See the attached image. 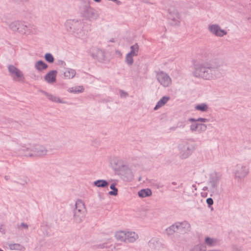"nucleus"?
<instances>
[{"label": "nucleus", "instance_id": "nucleus-1", "mask_svg": "<svg viewBox=\"0 0 251 251\" xmlns=\"http://www.w3.org/2000/svg\"><path fill=\"white\" fill-rule=\"evenodd\" d=\"M168 18L172 25L178 26L180 25L181 16L176 8L171 5L168 9Z\"/></svg>", "mask_w": 251, "mask_h": 251}, {"label": "nucleus", "instance_id": "nucleus-2", "mask_svg": "<svg viewBox=\"0 0 251 251\" xmlns=\"http://www.w3.org/2000/svg\"><path fill=\"white\" fill-rule=\"evenodd\" d=\"M8 70L13 79L16 81L23 82L24 80V76L22 72L13 65L8 67Z\"/></svg>", "mask_w": 251, "mask_h": 251}, {"label": "nucleus", "instance_id": "nucleus-3", "mask_svg": "<svg viewBox=\"0 0 251 251\" xmlns=\"http://www.w3.org/2000/svg\"><path fill=\"white\" fill-rule=\"evenodd\" d=\"M208 29L212 34L217 37H223L224 35L227 34V31L222 29L221 27L217 24L209 25Z\"/></svg>", "mask_w": 251, "mask_h": 251}, {"label": "nucleus", "instance_id": "nucleus-4", "mask_svg": "<svg viewBox=\"0 0 251 251\" xmlns=\"http://www.w3.org/2000/svg\"><path fill=\"white\" fill-rule=\"evenodd\" d=\"M211 72L212 70L210 69L201 67L197 69L195 71V74L197 76H200L204 79H207L212 77L211 75Z\"/></svg>", "mask_w": 251, "mask_h": 251}, {"label": "nucleus", "instance_id": "nucleus-5", "mask_svg": "<svg viewBox=\"0 0 251 251\" xmlns=\"http://www.w3.org/2000/svg\"><path fill=\"white\" fill-rule=\"evenodd\" d=\"M157 79L160 84L164 86H168L171 83V78L163 73H160L157 75Z\"/></svg>", "mask_w": 251, "mask_h": 251}, {"label": "nucleus", "instance_id": "nucleus-6", "mask_svg": "<svg viewBox=\"0 0 251 251\" xmlns=\"http://www.w3.org/2000/svg\"><path fill=\"white\" fill-rule=\"evenodd\" d=\"M190 224H188L187 222H183L182 223L179 224L178 226H170L169 228L167 229V231L168 234H171L172 233V231H175V228H177L179 230H182V229H185L186 230H188L190 229Z\"/></svg>", "mask_w": 251, "mask_h": 251}, {"label": "nucleus", "instance_id": "nucleus-7", "mask_svg": "<svg viewBox=\"0 0 251 251\" xmlns=\"http://www.w3.org/2000/svg\"><path fill=\"white\" fill-rule=\"evenodd\" d=\"M57 72L55 71L50 72L45 76V80L49 83L55 81Z\"/></svg>", "mask_w": 251, "mask_h": 251}, {"label": "nucleus", "instance_id": "nucleus-8", "mask_svg": "<svg viewBox=\"0 0 251 251\" xmlns=\"http://www.w3.org/2000/svg\"><path fill=\"white\" fill-rule=\"evenodd\" d=\"M138 53V48H134L132 51L127 54L126 57V62L127 64L131 65L133 63L132 57L136 55Z\"/></svg>", "mask_w": 251, "mask_h": 251}, {"label": "nucleus", "instance_id": "nucleus-9", "mask_svg": "<svg viewBox=\"0 0 251 251\" xmlns=\"http://www.w3.org/2000/svg\"><path fill=\"white\" fill-rule=\"evenodd\" d=\"M27 28L25 29V33L26 34H36L37 33L38 30L35 25H27Z\"/></svg>", "mask_w": 251, "mask_h": 251}, {"label": "nucleus", "instance_id": "nucleus-10", "mask_svg": "<svg viewBox=\"0 0 251 251\" xmlns=\"http://www.w3.org/2000/svg\"><path fill=\"white\" fill-rule=\"evenodd\" d=\"M116 239L122 241H126L127 237V232L123 231H119L116 232L115 234Z\"/></svg>", "mask_w": 251, "mask_h": 251}, {"label": "nucleus", "instance_id": "nucleus-11", "mask_svg": "<svg viewBox=\"0 0 251 251\" xmlns=\"http://www.w3.org/2000/svg\"><path fill=\"white\" fill-rule=\"evenodd\" d=\"M64 75L66 78H72L75 75V72L71 69H66L64 71Z\"/></svg>", "mask_w": 251, "mask_h": 251}, {"label": "nucleus", "instance_id": "nucleus-12", "mask_svg": "<svg viewBox=\"0 0 251 251\" xmlns=\"http://www.w3.org/2000/svg\"><path fill=\"white\" fill-rule=\"evenodd\" d=\"M138 235L137 234H136L135 232H127L126 241L133 242V241H135L138 238Z\"/></svg>", "mask_w": 251, "mask_h": 251}, {"label": "nucleus", "instance_id": "nucleus-13", "mask_svg": "<svg viewBox=\"0 0 251 251\" xmlns=\"http://www.w3.org/2000/svg\"><path fill=\"white\" fill-rule=\"evenodd\" d=\"M169 100V98L164 97L161 99H160L158 102H157V104L154 107V110H156L158 108L162 107Z\"/></svg>", "mask_w": 251, "mask_h": 251}, {"label": "nucleus", "instance_id": "nucleus-14", "mask_svg": "<svg viewBox=\"0 0 251 251\" xmlns=\"http://www.w3.org/2000/svg\"><path fill=\"white\" fill-rule=\"evenodd\" d=\"M138 195L139 197L144 198L151 196V191L149 189H143L139 191Z\"/></svg>", "mask_w": 251, "mask_h": 251}, {"label": "nucleus", "instance_id": "nucleus-15", "mask_svg": "<svg viewBox=\"0 0 251 251\" xmlns=\"http://www.w3.org/2000/svg\"><path fill=\"white\" fill-rule=\"evenodd\" d=\"M35 68L39 71H42L47 68V65L42 61H39L36 63Z\"/></svg>", "mask_w": 251, "mask_h": 251}, {"label": "nucleus", "instance_id": "nucleus-16", "mask_svg": "<svg viewBox=\"0 0 251 251\" xmlns=\"http://www.w3.org/2000/svg\"><path fill=\"white\" fill-rule=\"evenodd\" d=\"M94 184L98 187H104L108 185L107 182L104 180H97L94 182Z\"/></svg>", "mask_w": 251, "mask_h": 251}, {"label": "nucleus", "instance_id": "nucleus-17", "mask_svg": "<svg viewBox=\"0 0 251 251\" xmlns=\"http://www.w3.org/2000/svg\"><path fill=\"white\" fill-rule=\"evenodd\" d=\"M20 25V22L15 21L11 23L9 25V27L11 30L14 31H17L18 27Z\"/></svg>", "mask_w": 251, "mask_h": 251}, {"label": "nucleus", "instance_id": "nucleus-18", "mask_svg": "<svg viewBox=\"0 0 251 251\" xmlns=\"http://www.w3.org/2000/svg\"><path fill=\"white\" fill-rule=\"evenodd\" d=\"M76 209L79 212L82 211L83 213L84 212V211L85 210L84 206L83 203L81 201H78L76 202Z\"/></svg>", "mask_w": 251, "mask_h": 251}, {"label": "nucleus", "instance_id": "nucleus-19", "mask_svg": "<svg viewBox=\"0 0 251 251\" xmlns=\"http://www.w3.org/2000/svg\"><path fill=\"white\" fill-rule=\"evenodd\" d=\"M27 25H25L23 23L20 22V25L18 27L17 32L21 33H25V29H26Z\"/></svg>", "mask_w": 251, "mask_h": 251}, {"label": "nucleus", "instance_id": "nucleus-20", "mask_svg": "<svg viewBox=\"0 0 251 251\" xmlns=\"http://www.w3.org/2000/svg\"><path fill=\"white\" fill-rule=\"evenodd\" d=\"M196 109L201 111H205L207 109V106L205 104L198 105L195 107Z\"/></svg>", "mask_w": 251, "mask_h": 251}, {"label": "nucleus", "instance_id": "nucleus-21", "mask_svg": "<svg viewBox=\"0 0 251 251\" xmlns=\"http://www.w3.org/2000/svg\"><path fill=\"white\" fill-rule=\"evenodd\" d=\"M49 99L53 101H54V102H62V101H61V100L58 97H56V96H52V95H50L49 96Z\"/></svg>", "mask_w": 251, "mask_h": 251}, {"label": "nucleus", "instance_id": "nucleus-22", "mask_svg": "<svg viewBox=\"0 0 251 251\" xmlns=\"http://www.w3.org/2000/svg\"><path fill=\"white\" fill-rule=\"evenodd\" d=\"M45 58L47 61L49 62H52L53 61V57L50 54L48 53L45 55Z\"/></svg>", "mask_w": 251, "mask_h": 251}, {"label": "nucleus", "instance_id": "nucleus-23", "mask_svg": "<svg viewBox=\"0 0 251 251\" xmlns=\"http://www.w3.org/2000/svg\"><path fill=\"white\" fill-rule=\"evenodd\" d=\"M200 127V128H205L206 126H205L203 124H200V125H198L197 126H195V125H192L191 126V129L192 130H195L196 128H197L198 127Z\"/></svg>", "mask_w": 251, "mask_h": 251}, {"label": "nucleus", "instance_id": "nucleus-24", "mask_svg": "<svg viewBox=\"0 0 251 251\" xmlns=\"http://www.w3.org/2000/svg\"><path fill=\"white\" fill-rule=\"evenodd\" d=\"M205 242L207 245H212L214 244L215 241L211 238H206L205 239Z\"/></svg>", "mask_w": 251, "mask_h": 251}, {"label": "nucleus", "instance_id": "nucleus-25", "mask_svg": "<svg viewBox=\"0 0 251 251\" xmlns=\"http://www.w3.org/2000/svg\"><path fill=\"white\" fill-rule=\"evenodd\" d=\"M117 192H118L117 189H115V190H112V191H110L109 192V194L110 195L116 196L117 195Z\"/></svg>", "mask_w": 251, "mask_h": 251}, {"label": "nucleus", "instance_id": "nucleus-26", "mask_svg": "<svg viewBox=\"0 0 251 251\" xmlns=\"http://www.w3.org/2000/svg\"><path fill=\"white\" fill-rule=\"evenodd\" d=\"M83 90V89L82 87L79 86L78 88H75L74 91L75 92H81Z\"/></svg>", "mask_w": 251, "mask_h": 251}, {"label": "nucleus", "instance_id": "nucleus-27", "mask_svg": "<svg viewBox=\"0 0 251 251\" xmlns=\"http://www.w3.org/2000/svg\"><path fill=\"white\" fill-rule=\"evenodd\" d=\"M206 202L209 205H212L213 203V200L211 198H208L206 200Z\"/></svg>", "mask_w": 251, "mask_h": 251}, {"label": "nucleus", "instance_id": "nucleus-28", "mask_svg": "<svg viewBox=\"0 0 251 251\" xmlns=\"http://www.w3.org/2000/svg\"><path fill=\"white\" fill-rule=\"evenodd\" d=\"M198 121H201V122H206L207 120L206 119L200 118V119H198Z\"/></svg>", "mask_w": 251, "mask_h": 251}, {"label": "nucleus", "instance_id": "nucleus-29", "mask_svg": "<svg viewBox=\"0 0 251 251\" xmlns=\"http://www.w3.org/2000/svg\"><path fill=\"white\" fill-rule=\"evenodd\" d=\"M110 188L112 190H115V189H116L114 184L111 185Z\"/></svg>", "mask_w": 251, "mask_h": 251}, {"label": "nucleus", "instance_id": "nucleus-30", "mask_svg": "<svg viewBox=\"0 0 251 251\" xmlns=\"http://www.w3.org/2000/svg\"><path fill=\"white\" fill-rule=\"evenodd\" d=\"M44 154V153L43 151H42V152H39L38 153V155H39V156L43 155Z\"/></svg>", "mask_w": 251, "mask_h": 251}, {"label": "nucleus", "instance_id": "nucleus-31", "mask_svg": "<svg viewBox=\"0 0 251 251\" xmlns=\"http://www.w3.org/2000/svg\"><path fill=\"white\" fill-rule=\"evenodd\" d=\"M94 0L97 2H100L101 1V0Z\"/></svg>", "mask_w": 251, "mask_h": 251}, {"label": "nucleus", "instance_id": "nucleus-32", "mask_svg": "<svg viewBox=\"0 0 251 251\" xmlns=\"http://www.w3.org/2000/svg\"><path fill=\"white\" fill-rule=\"evenodd\" d=\"M136 46H137L138 47V45L137 44H136L134 46H131L130 47L131 48H133V47H136Z\"/></svg>", "mask_w": 251, "mask_h": 251}, {"label": "nucleus", "instance_id": "nucleus-33", "mask_svg": "<svg viewBox=\"0 0 251 251\" xmlns=\"http://www.w3.org/2000/svg\"><path fill=\"white\" fill-rule=\"evenodd\" d=\"M0 251H3L0 250Z\"/></svg>", "mask_w": 251, "mask_h": 251}]
</instances>
